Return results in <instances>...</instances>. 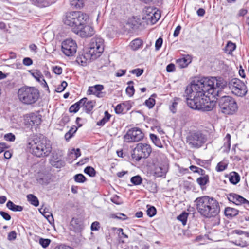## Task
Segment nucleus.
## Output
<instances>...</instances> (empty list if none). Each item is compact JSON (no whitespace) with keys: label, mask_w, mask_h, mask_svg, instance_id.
Returning <instances> with one entry per match:
<instances>
[{"label":"nucleus","mask_w":249,"mask_h":249,"mask_svg":"<svg viewBox=\"0 0 249 249\" xmlns=\"http://www.w3.org/2000/svg\"><path fill=\"white\" fill-rule=\"evenodd\" d=\"M226 85L223 78L204 77L191 83L186 89L187 104L191 108L203 111L212 110L214 102L212 98L219 95L221 89Z\"/></svg>","instance_id":"obj_1"},{"label":"nucleus","mask_w":249,"mask_h":249,"mask_svg":"<svg viewBox=\"0 0 249 249\" xmlns=\"http://www.w3.org/2000/svg\"><path fill=\"white\" fill-rule=\"evenodd\" d=\"M196 209L200 214L205 218H214L215 224L218 225L220 219L218 214L220 208L218 202L214 198L208 196L197 197L195 200Z\"/></svg>","instance_id":"obj_2"},{"label":"nucleus","mask_w":249,"mask_h":249,"mask_svg":"<svg viewBox=\"0 0 249 249\" xmlns=\"http://www.w3.org/2000/svg\"><path fill=\"white\" fill-rule=\"evenodd\" d=\"M27 147L33 155L39 158L48 156L52 149L50 142L45 138H36L29 140Z\"/></svg>","instance_id":"obj_3"},{"label":"nucleus","mask_w":249,"mask_h":249,"mask_svg":"<svg viewBox=\"0 0 249 249\" xmlns=\"http://www.w3.org/2000/svg\"><path fill=\"white\" fill-rule=\"evenodd\" d=\"M89 16L80 11H72L66 14L63 19L65 25L72 28L74 32L75 28L80 27L84 24H87Z\"/></svg>","instance_id":"obj_4"},{"label":"nucleus","mask_w":249,"mask_h":249,"mask_svg":"<svg viewBox=\"0 0 249 249\" xmlns=\"http://www.w3.org/2000/svg\"><path fill=\"white\" fill-rule=\"evenodd\" d=\"M18 99L25 104H32L35 103L39 97L38 90L34 87H23L18 91Z\"/></svg>","instance_id":"obj_5"},{"label":"nucleus","mask_w":249,"mask_h":249,"mask_svg":"<svg viewBox=\"0 0 249 249\" xmlns=\"http://www.w3.org/2000/svg\"><path fill=\"white\" fill-rule=\"evenodd\" d=\"M219 105L222 113L225 114H233L238 110L236 101L229 96H222L219 101Z\"/></svg>","instance_id":"obj_6"},{"label":"nucleus","mask_w":249,"mask_h":249,"mask_svg":"<svg viewBox=\"0 0 249 249\" xmlns=\"http://www.w3.org/2000/svg\"><path fill=\"white\" fill-rule=\"evenodd\" d=\"M207 136L201 131L191 132L186 138V142L191 148H199L207 142Z\"/></svg>","instance_id":"obj_7"},{"label":"nucleus","mask_w":249,"mask_h":249,"mask_svg":"<svg viewBox=\"0 0 249 249\" xmlns=\"http://www.w3.org/2000/svg\"><path fill=\"white\" fill-rule=\"evenodd\" d=\"M104 50V40L100 36H95L91 39L89 45V53L92 59L99 57Z\"/></svg>","instance_id":"obj_8"},{"label":"nucleus","mask_w":249,"mask_h":249,"mask_svg":"<svg viewBox=\"0 0 249 249\" xmlns=\"http://www.w3.org/2000/svg\"><path fill=\"white\" fill-rule=\"evenodd\" d=\"M152 149L149 144L139 143L133 150L132 157L136 161H139L142 158L148 157Z\"/></svg>","instance_id":"obj_9"},{"label":"nucleus","mask_w":249,"mask_h":249,"mask_svg":"<svg viewBox=\"0 0 249 249\" xmlns=\"http://www.w3.org/2000/svg\"><path fill=\"white\" fill-rule=\"evenodd\" d=\"M229 88L232 93L238 97L245 96L248 91L245 84L238 78H233L229 83Z\"/></svg>","instance_id":"obj_10"},{"label":"nucleus","mask_w":249,"mask_h":249,"mask_svg":"<svg viewBox=\"0 0 249 249\" xmlns=\"http://www.w3.org/2000/svg\"><path fill=\"white\" fill-rule=\"evenodd\" d=\"M77 46L75 40L67 39L62 43L61 49L63 53L67 56H73L77 51Z\"/></svg>","instance_id":"obj_11"},{"label":"nucleus","mask_w":249,"mask_h":249,"mask_svg":"<svg viewBox=\"0 0 249 249\" xmlns=\"http://www.w3.org/2000/svg\"><path fill=\"white\" fill-rule=\"evenodd\" d=\"M144 137V134L138 128H133L127 131L124 136V141L126 142H138Z\"/></svg>","instance_id":"obj_12"},{"label":"nucleus","mask_w":249,"mask_h":249,"mask_svg":"<svg viewBox=\"0 0 249 249\" xmlns=\"http://www.w3.org/2000/svg\"><path fill=\"white\" fill-rule=\"evenodd\" d=\"M74 33L82 37H89L93 36L95 31L92 26L84 24L81 27L75 28Z\"/></svg>","instance_id":"obj_13"},{"label":"nucleus","mask_w":249,"mask_h":249,"mask_svg":"<svg viewBox=\"0 0 249 249\" xmlns=\"http://www.w3.org/2000/svg\"><path fill=\"white\" fill-rule=\"evenodd\" d=\"M228 200L237 205L241 204L245 205V206L249 205V202L243 197L236 194L231 193L228 196Z\"/></svg>","instance_id":"obj_14"},{"label":"nucleus","mask_w":249,"mask_h":249,"mask_svg":"<svg viewBox=\"0 0 249 249\" xmlns=\"http://www.w3.org/2000/svg\"><path fill=\"white\" fill-rule=\"evenodd\" d=\"M50 162L53 166L57 168H61L65 165V161L62 160L61 156L54 153H53Z\"/></svg>","instance_id":"obj_15"},{"label":"nucleus","mask_w":249,"mask_h":249,"mask_svg":"<svg viewBox=\"0 0 249 249\" xmlns=\"http://www.w3.org/2000/svg\"><path fill=\"white\" fill-rule=\"evenodd\" d=\"M168 170V165L166 162L159 163L155 167L154 173L157 177L164 176Z\"/></svg>","instance_id":"obj_16"},{"label":"nucleus","mask_w":249,"mask_h":249,"mask_svg":"<svg viewBox=\"0 0 249 249\" xmlns=\"http://www.w3.org/2000/svg\"><path fill=\"white\" fill-rule=\"evenodd\" d=\"M104 89V86L102 85H96L93 86H90L87 91V94L89 95H94L98 97H102L103 93L101 91Z\"/></svg>","instance_id":"obj_17"},{"label":"nucleus","mask_w":249,"mask_h":249,"mask_svg":"<svg viewBox=\"0 0 249 249\" xmlns=\"http://www.w3.org/2000/svg\"><path fill=\"white\" fill-rule=\"evenodd\" d=\"M90 59H92L89 52L84 54L79 55L76 58V62L81 66H85Z\"/></svg>","instance_id":"obj_18"},{"label":"nucleus","mask_w":249,"mask_h":249,"mask_svg":"<svg viewBox=\"0 0 249 249\" xmlns=\"http://www.w3.org/2000/svg\"><path fill=\"white\" fill-rule=\"evenodd\" d=\"M25 120L27 124H28L30 125H37L40 124L41 121V118L35 114H32L27 117Z\"/></svg>","instance_id":"obj_19"},{"label":"nucleus","mask_w":249,"mask_h":249,"mask_svg":"<svg viewBox=\"0 0 249 249\" xmlns=\"http://www.w3.org/2000/svg\"><path fill=\"white\" fill-rule=\"evenodd\" d=\"M33 4L39 7H45L49 6L53 3V1L50 0H30Z\"/></svg>","instance_id":"obj_20"},{"label":"nucleus","mask_w":249,"mask_h":249,"mask_svg":"<svg viewBox=\"0 0 249 249\" xmlns=\"http://www.w3.org/2000/svg\"><path fill=\"white\" fill-rule=\"evenodd\" d=\"M192 59L190 56L187 55L177 60V64L180 68L186 67L191 62Z\"/></svg>","instance_id":"obj_21"},{"label":"nucleus","mask_w":249,"mask_h":249,"mask_svg":"<svg viewBox=\"0 0 249 249\" xmlns=\"http://www.w3.org/2000/svg\"><path fill=\"white\" fill-rule=\"evenodd\" d=\"M85 100L86 98H83L78 102L71 106L69 108V111L73 113L77 112L79 110V108L83 107Z\"/></svg>","instance_id":"obj_22"},{"label":"nucleus","mask_w":249,"mask_h":249,"mask_svg":"<svg viewBox=\"0 0 249 249\" xmlns=\"http://www.w3.org/2000/svg\"><path fill=\"white\" fill-rule=\"evenodd\" d=\"M224 143L221 148L224 152H228L231 148V135L228 133L224 139Z\"/></svg>","instance_id":"obj_23"},{"label":"nucleus","mask_w":249,"mask_h":249,"mask_svg":"<svg viewBox=\"0 0 249 249\" xmlns=\"http://www.w3.org/2000/svg\"><path fill=\"white\" fill-rule=\"evenodd\" d=\"M240 179L239 174L235 172H232L230 174L229 180L233 184L238 183Z\"/></svg>","instance_id":"obj_24"},{"label":"nucleus","mask_w":249,"mask_h":249,"mask_svg":"<svg viewBox=\"0 0 249 249\" xmlns=\"http://www.w3.org/2000/svg\"><path fill=\"white\" fill-rule=\"evenodd\" d=\"M41 210L42 209L39 210L40 212L46 218L50 224H54V219L52 213L46 211L45 209H43L42 211Z\"/></svg>","instance_id":"obj_25"},{"label":"nucleus","mask_w":249,"mask_h":249,"mask_svg":"<svg viewBox=\"0 0 249 249\" xmlns=\"http://www.w3.org/2000/svg\"><path fill=\"white\" fill-rule=\"evenodd\" d=\"M6 206L8 209L14 212H21L23 210L22 207L15 205L10 200L7 202Z\"/></svg>","instance_id":"obj_26"},{"label":"nucleus","mask_w":249,"mask_h":249,"mask_svg":"<svg viewBox=\"0 0 249 249\" xmlns=\"http://www.w3.org/2000/svg\"><path fill=\"white\" fill-rule=\"evenodd\" d=\"M225 214L227 216L233 217L238 214V211L235 208L227 207L225 208Z\"/></svg>","instance_id":"obj_27"},{"label":"nucleus","mask_w":249,"mask_h":249,"mask_svg":"<svg viewBox=\"0 0 249 249\" xmlns=\"http://www.w3.org/2000/svg\"><path fill=\"white\" fill-rule=\"evenodd\" d=\"M142 44V41L141 39L137 38L131 42L130 46L133 50H137L139 49Z\"/></svg>","instance_id":"obj_28"},{"label":"nucleus","mask_w":249,"mask_h":249,"mask_svg":"<svg viewBox=\"0 0 249 249\" xmlns=\"http://www.w3.org/2000/svg\"><path fill=\"white\" fill-rule=\"evenodd\" d=\"M84 104L83 107L85 108L86 112L89 113L93 108L94 106V103L92 101H87V98H86V100L84 101Z\"/></svg>","instance_id":"obj_29"},{"label":"nucleus","mask_w":249,"mask_h":249,"mask_svg":"<svg viewBox=\"0 0 249 249\" xmlns=\"http://www.w3.org/2000/svg\"><path fill=\"white\" fill-rule=\"evenodd\" d=\"M27 198L29 202L30 203L36 206L37 207L39 205V201L37 199V198L32 194H29L27 196Z\"/></svg>","instance_id":"obj_30"},{"label":"nucleus","mask_w":249,"mask_h":249,"mask_svg":"<svg viewBox=\"0 0 249 249\" xmlns=\"http://www.w3.org/2000/svg\"><path fill=\"white\" fill-rule=\"evenodd\" d=\"M78 128L75 126H73L71 128L68 132L65 135V138L66 141H69L77 131Z\"/></svg>","instance_id":"obj_31"},{"label":"nucleus","mask_w":249,"mask_h":249,"mask_svg":"<svg viewBox=\"0 0 249 249\" xmlns=\"http://www.w3.org/2000/svg\"><path fill=\"white\" fill-rule=\"evenodd\" d=\"M160 18V14L155 10L154 11L150 17H148V20H150L152 24L155 23Z\"/></svg>","instance_id":"obj_32"},{"label":"nucleus","mask_w":249,"mask_h":249,"mask_svg":"<svg viewBox=\"0 0 249 249\" xmlns=\"http://www.w3.org/2000/svg\"><path fill=\"white\" fill-rule=\"evenodd\" d=\"M209 181V178L208 176H201L198 178L196 182L201 187L205 186Z\"/></svg>","instance_id":"obj_33"},{"label":"nucleus","mask_w":249,"mask_h":249,"mask_svg":"<svg viewBox=\"0 0 249 249\" xmlns=\"http://www.w3.org/2000/svg\"><path fill=\"white\" fill-rule=\"evenodd\" d=\"M31 74L33 77L39 82H41L42 79L44 78V77L41 74V72L38 70H36L33 71Z\"/></svg>","instance_id":"obj_34"},{"label":"nucleus","mask_w":249,"mask_h":249,"mask_svg":"<svg viewBox=\"0 0 249 249\" xmlns=\"http://www.w3.org/2000/svg\"><path fill=\"white\" fill-rule=\"evenodd\" d=\"M150 137L151 141L153 142L158 147H162V144L160 140V139L157 137L156 135L153 134H151L150 135Z\"/></svg>","instance_id":"obj_35"},{"label":"nucleus","mask_w":249,"mask_h":249,"mask_svg":"<svg viewBox=\"0 0 249 249\" xmlns=\"http://www.w3.org/2000/svg\"><path fill=\"white\" fill-rule=\"evenodd\" d=\"M236 48V45L234 43L229 41L226 46L225 51L228 53H231Z\"/></svg>","instance_id":"obj_36"},{"label":"nucleus","mask_w":249,"mask_h":249,"mask_svg":"<svg viewBox=\"0 0 249 249\" xmlns=\"http://www.w3.org/2000/svg\"><path fill=\"white\" fill-rule=\"evenodd\" d=\"M105 116L101 120L97 123V124L99 126L104 125L107 122L110 117V115L107 112H105Z\"/></svg>","instance_id":"obj_37"},{"label":"nucleus","mask_w":249,"mask_h":249,"mask_svg":"<svg viewBox=\"0 0 249 249\" xmlns=\"http://www.w3.org/2000/svg\"><path fill=\"white\" fill-rule=\"evenodd\" d=\"M83 1L82 0H71V4L76 8H81L83 6Z\"/></svg>","instance_id":"obj_38"},{"label":"nucleus","mask_w":249,"mask_h":249,"mask_svg":"<svg viewBox=\"0 0 249 249\" xmlns=\"http://www.w3.org/2000/svg\"><path fill=\"white\" fill-rule=\"evenodd\" d=\"M131 182L135 185H138L142 183V179L140 176H135L131 178Z\"/></svg>","instance_id":"obj_39"},{"label":"nucleus","mask_w":249,"mask_h":249,"mask_svg":"<svg viewBox=\"0 0 249 249\" xmlns=\"http://www.w3.org/2000/svg\"><path fill=\"white\" fill-rule=\"evenodd\" d=\"M84 172L89 175L90 177H94L96 174V172L94 169L90 166H88L84 169Z\"/></svg>","instance_id":"obj_40"},{"label":"nucleus","mask_w":249,"mask_h":249,"mask_svg":"<svg viewBox=\"0 0 249 249\" xmlns=\"http://www.w3.org/2000/svg\"><path fill=\"white\" fill-rule=\"evenodd\" d=\"M187 216L188 213L184 212L180 214L179 215H178L177 217V219L178 220L181 221L183 225H185L186 224Z\"/></svg>","instance_id":"obj_41"},{"label":"nucleus","mask_w":249,"mask_h":249,"mask_svg":"<svg viewBox=\"0 0 249 249\" xmlns=\"http://www.w3.org/2000/svg\"><path fill=\"white\" fill-rule=\"evenodd\" d=\"M74 178L76 182L79 183H83L86 180L85 177L81 174L76 175L74 176Z\"/></svg>","instance_id":"obj_42"},{"label":"nucleus","mask_w":249,"mask_h":249,"mask_svg":"<svg viewBox=\"0 0 249 249\" xmlns=\"http://www.w3.org/2000/svg\"><path fill=\"white\" fill-rule=\"evenodd\" d=\"M67 86V83L63 81L61 85H59L55 89V91L57 92H61L64 91Z\"/></svg>","instance_id":"obj_43"},{"label":"nucleus","mask_w":249,"mask_h":249,"mask_svg":"<svg viewBox=\"0 0 249 249\" xmlns=\"http://www.w3.org/2000/svg\"><path fill=\"white\" fill-rule=\"evenodd\" d=\"M39 244L44 248L47 247L51 243V240L49 239L40 238L39 240Z\"/></svg>","instance_id":"obj_44"},{"label":"nucleus","mask_w":249,"mask_h":249,"mask_svg":"<svg viewBox=\"0 0 249 249\" xmlns=\"http://www.w3.org/2000/svg\"><path fill=\"white\" fill-rule=\"evenodd\" d=\"M156 213V209L153 206H150L147 210V214L149 217L154 216Z\"/></svg>","instance_id":"obj_45"},{"label":"nucleus","mask_w":249,"mask_h":249,"mask_svg":"<svg viewBox=\"0 0 249 249\" xmlns=\"http://www.w3.org/2000/svg\"><path fill=\"white\" fill-rule=\"evenodd\" d=\"M126 25H128L130 28L133 29L136 25V21L135 18H129L127 21Z\"/></svg>","instance_id":"obj_46"},{"label":"nucleus","mask_w":249,"mask_h":249,"mask_svg":"<svg viewBox=\"0 0 249 249\" xmlns=\"http://www.w3.org/2000/svg\"><path fill=\"white\" fill-rule=\"evenodd\" d=\"M178 99H175L174 102L172 103V105L170 107V109L173 113H175L177 111V107L178 105Z\"/></svg>","instance_id":"obj_47"},{"label":"nucleus","mask_w":249,"mask_h":249,"mask_svg":"<svg viewBox=\"0 0 249 249\" xmlns=\"http://www.w3.org/2000/svg\"><path fill=\"white\" fill-rule=\"evenodd\" d=\"M145 103L147 107L149 108H151L155 104V100L153 98H150L148 100H146Z\"/></svg>","instance_id":"obj_48"},{"label":"nucleus","mask_w":249,"mask_h":249,"mask_svg":"<svg viewBox=\"0 0 249 249\" xmlns=\"http://www.w3.org/2000/svg\"><path fill=\"white\" fill-rule=\"evenodd\" d=\"M4 138L6 141L9 142H14L15 140V135L11 133L5 134Z\"/></svg>","instance_id":"obj_49"},{"label":"nucleus","mask_w":249,"mask_h":249,"mask_svg":"<svg viewBox=\"0 0 249 249\" xmlns=\"http://www.w3.org/2000/svg\"><path fill=\"white\" fill-rule=\"evenodd\" d=\"M227 167V164L225 163L224 162H220L217 164L216 166V169L218 171H223L225 170Z\"/></svg>","instance_id":"obj_50"},{"label":"nucleus","mask_w":249,"mask_h":249,"mask_svg":"<svg viewBox=\"0 0 249 249\" xmlns=\"http://www.w3.org/2000/svg\"><path fill=\"white\" fill-rule=\"evenodd\" d=\"M130 73L135 74L137 77L141 76L143 72V70L141 69H135L130 71Z\"/></svg>","instance_id":"obj_51"},{"label":"nucleus","mask_w":249,"mask_h":249,"mask_svg":"<svg viewBox=\"0 0 249 249\" xmlns=\"http://www.w3.org/2000/svg\"><path fill=\"white\" fill-rule=\"evenodd\" d=\"M124 110L122 104H118L115 108V111L117 114H121Z\"/></svg>","instance_id":"obj_52"},{"label":"nucleus","mask_w":249,"mask_h":249,"mask_svg":"<svg viewBox=\"0 0 249 249\" xmlns=\"http://www.w3.org/2000/svg\"><path fill=\"white\" fill-rule=\"evenodd\" d=\"M52 69L53 72L57 75L61 74L63 71L62 68L60 66H53L52 67Z\"/></svg>","instance_id":"obj_53"},{"label":"nucleus","mask_w":249,"mask_h":249,"mask_svg":"<svg viewBox=\"0 0 249 249\" xmlns=\"http://www.w3.org/2000/svg\"><path fill=\"white\" fill-rule=\"evenodd\" d=\"M163 43V39L161 37H159L155 42V49L159 50L161 47Z\"/></svg>","instance_id":"obj_54"},{"label":"nucleus","mask_w":249,"mask_h":249,"mask_svg":"<svg viewBox=\"0 0 249 249\" xmlns=\"http://www.w3.org/2000/svg\"><path fill=\"white\" fill-rule=\"evenodd\" d=\"M134 91H135V90H134V87L133 86H129L128 87H127V88L126 89V92L128 96H129L130 97H131L133 96V95L134 93Z\"/></svg>","instance_id":"obj_55"},{"label":"nucleus","mask_w":249,"mask_h":249,"mask_svg":"<svg viewBox=\"0 0 249 249\" xmlns=\"http://www.w3.org/2000/svg\"><path fill=\"white\" fill-rule=\"evenodd\" d=\"M100 229V223L98 221L93 222L91 225V230L92 231H98Z\"/></svg>","instance_id":"obj_56"},{"label":"nucleus","mask_w":249,"mask_h":249,"mask_svg":"<svg viewBox=\"0 0 249 249\" xmlns=\"http://www.w3.org/2000/svg\"><path fill=\"white\" fill-rule=\"evenodd\" d=\"M233 232L238 235H244L247 237H249V232L243 231L241 230H235Z\"/></svg>","instance_id":"obj_57"},{"label":"nucleus","mask_w":249,"mask_h":249,"mask_svg":"<svg viewBox=\"0 0 249 249\" xmlns=\"http://www.w3.org/2000/svg\"><path fill=\"white\" fill-rule=\"evenodd\" d=\"M155 9H153L151 7H148L145 12V18L146 19H148V17H150V15H152Z\"/></svg>","instance_id":"obj_58"},{"label":"nucleus","mask_w":249,"mask_h":249,"mask_svg":"<svg viewBox=\"0 0 249 249\" xmlns=\"http://www.w3.org/2000/svg\"><path fill=\"white\" fill-rule=\"evenodd\" d=\"M124 110L128 111L132 107V104L130 101H126L122 103Z\"/></svg>","instance_id":"obj_59"},{"label":"nucleus","mask_w":249,"mask_h":249,"mask_svg":"<svg viewBox=\"0 0 249 249\" xmlns=\"http://www.w3.org/2000/svg\"><path fill=\"white\" fill-rule=\"evenodd\" d=\"M0 215L5 220L8 221L11 219V216L7 213L0 211Z\"/></svg>","instance_id":"obj_60"},{"label":"nucleus","mask_w":249,"mask_h":249,"mask_svg":"<svg viewBox=\"0 0 249 249\" xmlns=\"http://www.w3.org/2000/svg\"><path fill=\"white\" fill-rule=\"evenodd\" d=\"M234 243L238 246H240L241 247H245L247 246V243L245 241H240L239 240H235Z\"/></svg>","instance_id":"obj_61"},{"label":"nucleus","mask_w":249,"mask_h":249,"mask_svg":"<svg viewBox=\"0 0 249 249\" xmlns=\"http://www.w3.org/2000/svg\"><path fill=\"white\" fill-rule=\"evenodd\" d=\"M17 233L15 231H11L8 235V239L9 240H13L16 238Z\"/></svg>","instance_id":"obj_62"},{"label":"nucleus","mask_w":249,"mask_h":249,"mask_svg":"<svg viewBox=\"0 0 249 249\" xmlns=\"http://www.w3.org/2000/svg\"><path fill=\"white\" fill-rule=\"evenodd\" d=\"M126 71V70H119L116 72L115 76L116 77H121L125 74Z\"/></svg>","instance_id":"obj_63"},{"label":"nucleus","mask_w":249,"mask_h":249,"mask_svg":"<svg viewBox=\"0 0 249 249\" xmlns=\"http://www.w3.org/2000/svg\"><path fill=\"white\" fill-rule=\"evenodd\" d=\"M54 249H73L70 246H66L65 245H60L56 246Z\"/></svg>","instance_id":"obj_64"}]
</instances>
